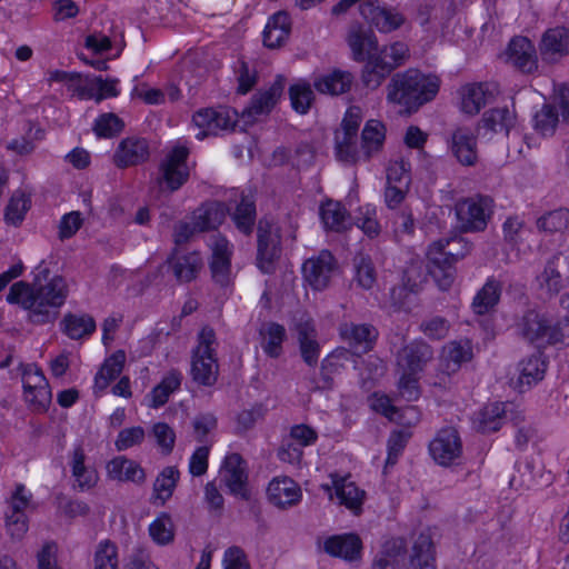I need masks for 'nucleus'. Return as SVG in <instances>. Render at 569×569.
<instances>
[{
    "label": "nucleus",
    "mask_w": 569,
    "mask_h": 569,
    "mask_svg": "<svg viewBox=\"0 0 569 569\" xmlns=\"http://www.w3.org/2000/svg\"><path fill=\"white\" fill-rule=\"evenodd\" d=\"M69 295V288L62 276L56 274L39 287H31L24 281L11 286L7 296L9 303H17L28 311V320L34 325L53 322L60 307Z\"/></svg>",
    "instance_id": "1"
},
{
    "label": "nucleus",
    "mask_w": 569,
    "mask_h": 569,
    "mask_svg": "<svg viewBox=\"0 0 569 569\" xmlns=\"http://www.w3.org/2000/svg\"><path fill=\"white\" fill-rule=\"evenodd\" d=\"M387 99L390 102L407 107L419 108L431 101L439 91V79L426 76L419 70L409 69L397 73L388 84Z\"/></svg>",
    "instance_id": "2"
},
{
    "label": "nucleus",
    "mask_w": 569,
    "mask_h": 569,
    "mask_svg": "<svg viewBox=\"0 0 569 569\" xmlns=\"http://www.w3.org/2000/svg\"><path fill=\"white\" fill-rule=\"evenodd\" d=\"M517 332L526 341L538 347L569 345V318L553 321L530 309L516 323Z\"/></svg>",
    "instance_id": "3"
},
{
    "label": "nucleus",
    "mask_w": 569,
    "mask_h": 569,
    "mask_svg": "<svg viewBox=\"0 0 569 569\" xmlns=\"http://www.w3.org/2000/svg\"><path fill=\"white\" fill-rule=\"evenodd\" d=\"M197 340L191 357V376L194 382L210 387L217 382L219 375L217 336L211 327L206 326L198 333Z\"/></svg>",
    "instance_id": "4"
},
{
    "label": "nucleus",
    "mask_w": 569,
    "mask_h": 569,
    "mask_svg": "<svg viewBox=\"0 0 569 569\" xmlns=\"http://www.w3.org/2000/svg\"><path fill=\"white\" fill-rule=\"evenodd\" d=\"M461 242L459 238L441 239L432 242L428 249L429 273L441 290H448L452 286L456 274L453 264L465 256L447 248L460 246Z\"/></svg>",
    "instance_id": "5"
},
{
    "label": "nucleus",
    "mask_w": 569,
    "mask_h": 569,
    "mask_svg": "<svg viewBox=\"0 0 569 569\" xmlns=\"http://www.w3.org/2000/svg\"><path fill=\"white\" fill-rule=\"evenodd\" d=\"M569 122V87L557 88L552 101L545 102L532 116V128L541 137H552L561 123Z\"/></svg>",
    "instance_id": "6"
},
{
    "label": "nucleus",
    "mask_w": 569,
    "mask_h": 569,
    "mask_svg": "<svg viewBox=\"0 0 569 569\" xmlns=\"http://www.w3.org/2000/svg\"><path fill=\"white\" fill-rule=\"evenodd\" d=\"M408 52V46L403 42H396L383 48L377 58L367 61L362 71L363 83L371 89L378 88L393 69L405 62Z\"/></svg>",
    "instance_id": "7"
},
{
    "label": "nucleus",
    "mask_w": 569,
    "mask_h": 569,
    "mask_svg": "<svg viewBox=\"0 0 569 569\" xmlns=\"http://www.w3.org/2000/svg\"><path fill=\"white\" fill-rule=\"evenodd\" d=\"M281 254L280 227L262 218L257 227V266L263 273H273Z\"/></svg>",
    "instance_id": "8"
},
{
    "label": "nucleus",
    "mask_w": 569,
    "mask_h": 569,
    "mask_svg": "<svg viewBox=\"0 0 569 569\" xmlns=\"http://www.w3.org/2000/svg\"><path fill=\"white\" fill-rule=\"evenodd\" d=\"M493 212V200L489 196L476 194L456 203V214L466 232H480L487 228Z\"/></svg>",
    "instance_id": "9"
},
{
    "label": "nucleus",
    "mask_w": 569,
    "mask_h": 569,
    "mask_svg": "<svg viewBox=\"0 0 569 569\" xmlns=\"http://www.w3.org/2000/svg\"><path fill=\"white\" fill-rule=\"evenodd\" d=\"M189 150L186 147L171 149L159 164L157 184L162 191L174 192L179 190L189 179L187 159Z\"/></svg>",
    "instance_id": "10"
},
{
    "label": "nucleus",
    "mask_w": 569,
    "mask_h": 569,
    "mask_svg": "<svg viewBox=\"0 0 569 569\" xmlns=\"http://www.w3.org/2000/svg\"><path fill=\"white\" fill-rule=\"evenodd\" d=\"M567 257L562 253L553 254L545 264L541 272L536 276V288L543 299H552L566 288Z\"/></svg>",
    "instance_id": "11"
},
{
    "label": "nucleus",
    "mask_w": 569,
    "mask_h": 569,
    "mask_svg": "<svg viewBox=\"0 0 569 569\" xmlns=\"http://www.w3.org/2000/svg\"><path fill=\"white\" fill-rule=\"evenodd\" d=\"M220 477L231 495L243 500L249 499L247 462L239 453H231L224 458Z\"/></svg>",
    "instance_id": "12"
},
{
    "label": "nucleus",
    "mask_w": 569,
    "mask_h": 569,
    "mask_svg": "<svg viewBox=\"0 0 569 569\" xmlns=\"http://www.w3.org/2000/svg\"><path fill=\"white\" fill-rule=\"evenodd\" d=\"M360 14L380 32L389 33L399 29L406 18L395 8H387L379 0H367L359 6Z\"/></svg>",
    "instance_id": "13"
},
{
    "label": "nucleus",
    "mask_w": 569,
    "mask_h": 569,
    "mask_svg": "<svg viewBox=\"0 0 569 569\" xmlns=\"http://www.w3.org/2000/svg\"><path fill=\"white\" fill-rule=\"evenodd\" d=\"M303 274L315 290H323L337 271V262L331 252L322 250L318 256L305 261Z\"/></svg>",
    "instance_id": "14"
},
{
    "label": "nucleus",
    "mask_w": 569,
    "mask_h": 569,
    "mask_svg": "<svg viewBox=\"0 0 569 569\" xmlns=\"http://www.w3.org/2000/svg\"><path fill=\"white\" fill-rule=\"evenodd\" d=\"M339 333L358 358L373 349L379 335L372 325L355 322L341 323Z\"/></svg>",
    "instance_id": "15"
},
{
    "label": "nucleus",
    "mask_w": 569,
    "mask_h": 569,
    "mask_svg": "<svg viewBox=\"0 0 569 569\" xmlns=\"http://www.w3.org/2000/svg\"><path fill=\"white\" fill-rule=\"evenodd\" d=\"M429 451L439 465L453 463L462 455V442L458 431L452 427L441 429L430 442Z\"/></svg>",
    "instance_id": "16"
},
{
    "label": "nucleus",
    "mask_w": 569,
    "mask_h": 569,
    "mask_svg": "<svg viewBox=\"0 0 569 569\" xmlns=\"http://www.w3.org/2000/svg\"><path fill=\"white\" fill-rule=\"evenodd\" d=\"M506 62L522 73L538 70V54L535 44L522 36L513 37L506 51Z\"/></svg>",
    "instance_id": "17"
},
{
    "label": "nucleus",
    "mask_w": 569,
    "mask_h": 569,
    "mask_svg": "<svg viewBox=\"0 0 569 569\" xmlns=\"http://www.w3.org/2000/svg\"><path fill=\"white\" fill-rule=\"evenodd\" d=\"M234 113L228 109L207 108L193 114V122L200 129L196 134L199 140L208 136H217L222 130L231 129L236 122Z\"/></svg>",
    "instance_id": "18"
},
{
    "label": "nucleus",
    "mask_w": 569,
    "mask_h": 569,
    "mask_svg": "<svg viewBox=\"0 0 569 569\" xmlns=\"http://www.w3.org/2000/svg\"><path fill=\"white\" fill-rule=\"evenodd\" d=\"M448 148L456 160L466 167H473L478 162L477 136L468 127H457L447 141Z\"/></svg>",
    "instance_id": "19"
},
{
    "label": "nucleus",
    "mask_w": 569,
    "mask_h": 569,
    "mask_svg": "<svg viewBox=\"0 0 569 569\" xmlns=\"http://www.w3.org/2000/svg\"><path fill=\"white\" fill-rule=\"evenodd\" d=\"M284 88V79L278 77L276 81L263 91H259L251 98V102L242 111L246 123L256 121L259 117L268 114L278 102Z\"/></svg>",
    "instance_id": "20"
},
{
    "label": "nucleus",
    "mask_w": 569,
    "mask_h": 569,
    "mask_svg": "<svg viewBox=\"0 0 569 569\" xmlns=\"http://www.w3.org/2000/svg\"><path fill=\"white\" fill-rule=\"evenodd\" d=\"M432 359V348L422 340H415L399 350L397 365L401 371L418 375Z\"/></svg>",
    "instance_id": "21"
},
{
    "label": "nucleus",
    "mask_w": 569,
    "mask_h": 569,
    "mask_svg": "<svg viewBox=\"0 0 569 569\" xmlns=\"http://www.w3.org/2000/svg\"><path fill=\"white\" fill-rule=\"evenodd\" d=\"M539 52L542 61L556 63L569 53V30L565 27L550 28L543 32Z\"/></svg>",
    "instance_id": "22"
},
{
    "label": "nucleus",
    "mask_w": 569,
    "mask_h": 569,
    "mask_svg": "<svg viewBox=\"0 0 569 569\" xmlns=\"http://www.w3.org/2000/svg\"><path fill=\"white\" fill-rule=\"evenodd\" d=\"M149 156V143L144 138L128 137L120 141L113 161L118 168H128L146 162Z\"/></svg>",
    "instance_id": "23"
},
{
    "label": "nucleus",
    "mask_w": 569,
    "mask_h": 569,
    "mask_svg": "<svg viewBox=\"0 0 569 569\" xmlns=\"http://www.w3.org/2000/svg\"><path fill=\"white\" fill-rule=\"evenodd\" d=\"M297 338L302 360L309 367H316L320 356L317 330L311 319H300L296 325Z\"/></svg>",
    "instance_id": "24"
},
{
    "label": "nucleus",
    "mask_w": 569,
    "mask_h": 569,
    "mask_svg": "<svg viewBox=\"0 0 569 569\" xmlns=\"http://www.w3.org/2000/svg\"><path fill=\"white\" fill-rule=\"evenodd\" d=\"M370 407L387 417L391 421L402 425H416L420 419V413L415 406H408L401 410L392 406L389 397L375 393L370 400Z\"/></svg>",
    "instance_id": "25"
},
{
    "label": "nucleus",
    "mask_w": 569,
    "mask_h": 569,
    "mask_svg": "<svg viewBox=\"0 0 569 569\" xmlns=\"http://www.w3.org/2000/svg\"><path fill=\"white\" fill-rule=\"evenodd\" d=\"M269 501L278 508H287L301 499L299 486L290 478H274L267 489Z\"/></svg>",
    "instance_id": "26"
},
{
    "label": "nucleus",
    "mask_w": 569,
    "mask_h": 569,
    "mask_svg": "<svg viewBox=\"0 0 569 569\" xmlns=\"http://www.w3.org/2000/svg\"><path fill=\"white\" fill-rule=\"evenodd\" d=\"M323 549L332 557L353 561L360 558L362 542L355 533L337 535L326 539Z\"/></svg>",
    "instance_id": "27"
},
{
    "label": "nucleus",
    "mask_w": 569,
    "mask_h": 569,
    "mask_svg": "<svg viewBox=\"0 0 569 569\" xmlns=\"http://www.w3.org/2000/svg\"><path fill=\"white\" fill-rule=\"evenodd\" d=\"M348 44L352 50L353 59L357 61H369L378 56L377 38L371 30L361 27L350 30Z\"/></svg>",
    "instance_id": "28"
},
{
    "label": "nucleus",
    "mask_w": 569,
    "mask_h": 569,
    "mask_svg": "<svg viewBox=\"0 0 569 569\" xmlns=\"http://www.w3.org/2000/svg\"><path fill=\"white\" fill-rule=\"evenodd\" d=\"M291 30L290 17L284 11L272 14L263 30V43L270 49L279 48L288 39Z\"/></svg>",
    "instance_id": "29"
},
{
    "label": "nucleus",
    "mask_w": 569,
    "mask_h": 569,
    "mask_svg": "<svg viewBox=\"0 0 569 569\" xmlns=\"http://www.w3.org/2000/svg\"><path fill=\"white\" fill-rule=\"evenodd\" d=\"M96 320L88 313L68 312L60 322L61 331L72 340L90 337L96 331Z\"/></svg>",
    "instance_id": "30"
},
{
    "label": "nucleus",
    "mask_w": 569,
    "mask_h": 569,
    "mask_svg": "<svg viewBox=\"0 0 569 569\" xmlns=\"http://www.w3.org/2000/svg\"><path fill=\"white\" fill-rule=\"evenodd\" d=\"M406 552V541L393 538L386 541L380 552L375 557L371 569H399Z\"/></svg>",
    "instance_id": "31"
},
{
    "label": "nucleus",
    "mask_w": 569,
    "mask_h": 569,
    "mask_svg": "<svg viewBox=\"0 0 569 569\" xmlns=\"http://www.w3.org/2000/svg\"><path fill=\"white\" fill-rule=\"evenodd\" d=\"M353 76L348 71L333 70L313 80L316 90L323 94L338 96L350 90Z\"/></svg>",
    "instance_id": "32"
},
{
    "label": "nucleus",
    "mask_w": 569,
    "mask_h": 569,
    "mask_svg": "<svg viewBox=\"0 0 569 569\" xmlns=\"http://www.w3.org/2000/svg\"><path fill=\"white\" fill-rule=\"evenodd\" d=\"M386 140V127L379 120H368L361 134V146L363 150V160H370L379 153Z\"/></svg>",
    "instance_id": "33"
},
{
    "label": "nucleus",
    "mask_w": 569,
    "mask_h": 569,
    "mask_svg": "<svg viewBox=\"0 0 569 569\" xmlns=\"http://www.w3.org/2000/svg\"><path fill=\"white\" fill-rule=\"evenodd\" d=\"M501 291V282L493 277L488 278L472 300L471 308L473 312L482 316L492 310L500 300Z\"/></svg>",
    "instance_id": "34"
},
{
    "label": "nucleus",
    "mask_w": 569,
    "mask_h": 569,
    "mask_svg": "<svg viewBox=\"0 0 569 569\" xmlns=\"http://www.w3.org/2000/svg\"><path fill=\"white\" fill-rule=\"evenodd\" d=\"M108 476L118 481L141 483L146 479L143 469L133 460L117 457L107 465Z\"/></svg>",
    "instance_id": "35"
},
{
    "label": "nucleus",
    "mask_w": 569,
    "mask_h": 569,
    "mask_svg": "<svg viewBox=\"0 0 569 569\" xmlns=\"http://www.w3.org/2000/svg\"><path fill=\"white\" fill-rule=\"evenodd\" d=\"M331 478L339 502L355 513H359L363 503L365 491L360 490L353 482L338 475H332Z\"/></svg>",
    "instance_id": "36"
},
{
    "label": "nucleus",
    "mask_w": 569,
    "mask_h": 569,
    "mask_svg": "<svg viewBox=\"0 0 569 569\" xmlns=\"http://www.w3.org/2000/svg\"><path fill=\"white\" fill-rule=\"evenodd\" d=\"M546 369L547 363L542 359L541 352H536L527 358H523L518 363V385L520 387H531L532 385L543 379Z\"/></svg>",
    "instance_id": "37"
},
{
    "label": "nucleus",
    "mask_w": 569,
    "mask_h": 569,
    "mask_svg": "<svg viewBox=\"0 0 569 569\" xmlns=\"http://www.w3.org/2000/svg\"><path fill=\"white\" fill-rule=\"evenodd\" d=\"M168 262L179 282H190L196 279L203 266L202 259L197 252L172 257Z\"/></svg>",
    "instance_id": "38"
},
{
    "label": "nucleus",
    "mask_w": 569,
    "mask_h": 569,
    "mask_svg": "<svg viewBox=\"0 0 569 569\" xmlns=\"http://www.w3.org/2000/svg\"><path fill=\"white\" fill-rule=\"evenodd\" d=\"M86 455L84 450L81 446H77L71 456V470L72 476L76 479V482L80 490L90 489L96 486L98 480V475L92 467H89L84 463Z\"/></svg>",
    "instance_id": "39"
},
{
    "label": "nucleus",
    "mask_w": 569,
    "mask_h": 569,
    "mask_svg": "<svg viewBox=\"0 0 569 569\" xmlns=\"http://www.w3.org/2000/svg\"><path fill=\"white\" fill-rule=\"evenodd\" d=\"M432 547L430 535L421 532L413 542L412 553L406 569H436Z\"/></svg>",
    "instance_id": "40"
},
{
    "label": "nucleus",
    "mask_w": 569,
    "mask_h": 569,
    "mask_svg": "<svg viewBox=\"0 0 569 569\" xmlns=\"http://www.w3.org/2000/svg\"><path fill=\"white\" fill-rule=\"evenodd\" d=\"M259 335L261 338L260 345L264 353L271 358L280 357L282 343L287 337L284 327L277 322H268L260 328Z\"/></svg>",
    "instance_id": "41"
},
{
    "label": "nucleus",
    "mask_w": 569,
    "mask_h": 569,
    "mask_svg": "<svg viewBox=\"0 0 569 569\" xmlns=\"http://www.w3.org/2000/svg\"><path fill=\"white\" fill-rule=\"evenodd\" d=\"M472 358V349L470 342L451 341L445 346L442 351V361L445 371L450 375L456 372L463 362L470 361Z\"/></svg>",
    "instance_id": "42"
},
{
    "label": "nucleus",
    "mask_w": 569,
    "mask_h": 569,
    "mask_svg": "<svg viewBox=\"0 0 569 569\" xmlns=\"http://www.w3.org/2000/svg\"><path fill=\"white\" fill-rule=\"evenodd\" d=\"M191 218L196 223V228H198L200 232H206L216 229L222 223L224 209L219 202H209L194 210Z\"/></svg>",
    "instance_id": "43"
},
{
    "label": "nucleus",
    "mask_w": 569,
    "mask_h": 569,
    "mask_svg": "<svg viewBox=\"0 0 569 569\" xmlns=\"http://www.w3.org/2000/svg\"><path fill=\"white\" fill-rule=\"evenodd\" d=\"M320 216L329 230L341 232L350 226V216L340 202L327 201L320 208Z\"/></svg>",
    "instance_id": "44"
},
{
    "label": "nucleus",
    "mask_w": 569,
    "mask_h": 569,
    "mask_svg": "<svg viewBox=\"0 0 569 569\" xmlns=\"http://www.w3.org/2000/svg\"><path fill=\"white\" fill-rule=\"evenodd\" d=\"M516 114L508 108L491 109L483 113L478 129L486 128L491 132H503L509 134L515 126Z\"/></svg>",
    "instance_id": "45"
},
{
    "label": "nucleus",
    "mask_w": 569,
    "mask_h": 569,
    "mask_svg": "<svg viewBox=\"0 0 569 569\" xmlns=\"http://www.w3.org/2000/svg\"><path fill=\"white\" fill-rule=\"evenodd\" d=\"M126 353L122 350L116 351L107 358L94 377V389L102 391L109 383L117 379L124 366Z\"/></svg>",
    "instance_id": "46"
},
{
    "label": "nucleus",
    "mask_w": 569,
    "mask_h": 569,
    "mask_svg": "<svg viewBox=\"0 0 569 569\" xmlns=\"http://www.w3.org/2000/svg\"><path fill=\"white\" fill-rule=\"evenodd\" d=\"M491 93L482 83L468 84L461 91V110L468 114H477L488 102Z\"/></svg>",
    "instance_id": "47"
},
{
    "label": "nucleus",
    "mask_w": 569,
    "mask_h": 569,
    "mask_svg": "<svg viewBox=\"0 0 569 569\" xmlns=\"http://www.w3.org/2000/svg\"><path fill=\"white\" fill-rule=\"evenodd\" d=\"M256 216L254 201L250 197H242L231 214V218L237 229L246 236H249L253 230Z\"/></svg>",
    "instance_id": "48"
},
{
    "label": "nucleus",
    "mask_w": 569,
    "mask_h": 569,
    "mask_svg": "<svg viewBox=\"0 0 569 569\" xmlns=\"http://www.w3.org/2000/svg\"><path fill=\"white\" fill-rule=\"evenodd\" d=\"M180 478V472L174 466H168L157 476L153 483V493L156 499L161 500L163 505L171 498Z\"/></svg>",
    "instance_id": "49"
},
{
    "label": "nucleus",
    "mask_w": 569,
    "mask_h": 569,
    "mask_svg": "<svg viewBox=\"0 0 569 569\" xmlns=\"http://www.w3.org/2000/svg\"><path fill=\"white\" fill-rule=\"evenodd\" d=\"M505 408L495 402L483 407L477 417V429L483 433L498 431L502 425Z\"/></svg>",
    "instance_id": "50"
},
{
    "label": "nucleus",
    "mask_w": 569,
    "mask_h": 569,
    "mask_svg": "<svg viewBox=\"0 0 569 569\" xmlns=\"http://www.w3.org/2000/svg\"><path fill=\"white\" fill-rule=\"evenodd\" d=\"M336 157L340 162L355 164L363 160V150L357 147V136L339 133L336 136Z\"/></svg>",
    "instance_id": "51"
},
{
    "label": "nucleus",
    "mask_w": 569,
    "mask_h": 569,
    "mask_svg": "<svg viewBox=\"0 0 569 569\" xmlns=\"http://www.w3.org/2000/svg\"><path fill=\"white\" fill-rule=\"evenodd\" d=\"M181 385V375L178 371H170L159 385H157L150 392L151 403L150 407L159 408L163 406L170 395L177 390Z\"/></svg>",
    "instance_id": "52"
},
{
    "label": "nucleus",
    "mask_w": 569,
    "mask_h": 569,
    "mask_svg": "<svg viewBox=\"0 0 569 569\" xmlns=\"http://www.w3.org/2000/svg\"><path fill=\"white\" fill-rule=\"evenodd\" d=\"M149 535L153 542L167 546L174 540V525L167 512L160 513L150 525Z\"/></svg>",
    "instance_id": "53"
},
{
    "label": "nucleus",
    "mask_w": 569,
    "mask_h": 569,
    "mask_svg": "<svg viewBox=\"0 0 569 569\" xmlns=\"http://www.w3.org/2000/svg\"><path fill=\"white\" fill-rule=\"evenodd\" d=\"M336 356L328 355L321 362L320 378H310L308 388L310 390H326L330 389L333 383L332 375L337 373L343 368V362L335 360Z\"/></svg>",
    "instance_id": "54"
},
{
    "label": "nucleus",
    "mask_w": 569,
    "mask_h": 569,
    "mask_svg": "<svg viewBox=\"0 0 569 569\" xmlns=\"http://www.w3.org/2000/svg\"><path fill=\"white\" fill-rule=\"evenodd\" d=\"M357 284L366 290L371 289L377 281L376 268L369 257L358 254L353 260Z\"/></svg>",
    "instance_id": "55"
},
{
    "label": "nucleus",
    "mask_w": 569,
    "mask_h": 569,
    "mask_svg": "<svg viewBox=\"0 0 569 569\" xmlns=\"http://www.w3.org/2000/svg\"><path fill=\"white\" fill-rule=\"evenodd\" d=\"M539 230L555 233L561 232L569 227V210L559 209L550 211L537 220Z\"/></svg>",
    "instance_id": "56"
},
{
    "label": "nucleus",
    "mask_w": 569,
    "mask_h": 569,
    "mask_svg": "<svg viewBox=\"0 0 569 569\" xmlns=\"http://www.w3.org/2000/svg\"><path fill=\"white\" fill-rule=\"evenodd\" d=\"M124 128L123 121L114 113H103L94 121L93 131L99 138H112Z\"/></svg>",
    "instance_id": "57"
},
{
    "label": "nucleus",
    "mask_w": 569,
    "mask_h": 569,
    "mask_svg": "<svg viewBox=\"0 0 569 569\" xmlns=\"http://www.w3.org/2000/svg\"><path fill=\"white\" fill-rule=\"evenodd\" d=\"M30 208V200L23 194H13L6 207L4 219L7 223L19 226Z\"/></svg>",
    "instance_id": "58"
},
{
    "label": "nucleus",
    "mask_w": 569,
    "mask_h": 569,
    "mask_svg": "<svg viewBox=\"0 0 569 569\" xmlns=\"http://www.w3.org/2000/svg\"><path fill=\"white\" fill-rule=\"evenodd\" d=\"M42 139V130L37 129L32 134V127H29L27 134L14 138L6 143V149L18 156H28L36 149L34 140Z\"/></svg>",
    "instance_id": "59"
},
{
    "label": "nucleus",
    "mask_w": 569,
    "mask_h": 569,
    "mask_svg": "<svg viewBox=\"0 0 569 569\" xmlns=\"http://www.w3.org/2000/svg\"><path fill=\"white\" fill-rule=\"evenodd\" d=\"M411 164L400 158L390 161L387 168V183L409 187L411 183Z\"/></svg>",
    "instance_id": "60"
},
{
    "label": "nucleus",
    "mask_w": 569,
    "mask_h": 569,
    "mask_svg": "<svg viewBox=\"0 0 569 569\" xmlns=\"http://www.w3.org/2000/svg\"><path fill=\"white\" fill-rule=\"evenodd\" d=\"M118 552L114 543L109 540L98 545L94 553V569H117Z\"/></svg>",
    "instance_id": "61"
},
{
    "label": "nucleus",
    "mask_w": 569,
    "mask_h": 569,
    "mask_svg": "<svg viewBox=\"0 0 569 569\" xmlns=\"http://www.w3.org/2000/svg\"><path fill=\"white\" fill-rule=\"evenodd\" d=\"M290 100L293 109L300 113H306L313 99V91L308 83H297L289 89Z\"/></svg>",
    "instance_id": "62"
},
{
    "label": "nucleus",
    "mask_w": 569,
    "mask_h": 569,
    "mask_svg": "<svg viewBox=\"0 0 569 569\" xmlns=\"http://www.w3.org/2000/svg\"><path fill=\"white\" fill-rule=\"evenodd\" d=\"M410 433L405 430L393 431L388 439V457L386 460L385 469L393 467L398 458L401 456Z\"/></svg>",
    "instance_id": "63"
},
{
    "label": "nucleus",
    "mask_w": 569,
    "mask_h": 569,
    "mask_svg": "<svg viewBox=\"0 0 569 569\" xmlns=\"http://www.w3.org/2000/svg\"><path fill=\"white\" fill-rule=\"evenodd\" d=\"M31 493L27 491L24 485L18 483L16 485L14 491L11 493L10 498L7 500L8 507L4 511V515H19L26 513V509L30 505Z\"/></svg>",
    "instance_id": "64"
}]
</instances>
